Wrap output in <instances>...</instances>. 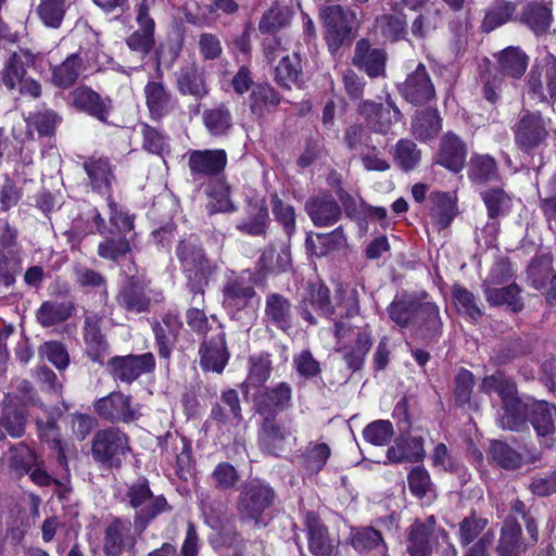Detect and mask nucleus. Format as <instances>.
I'll list each match as a JSON object with an SVG mask.
<instances>
[{
    "label": "nucleus",
    "instance_id": "1",
    "mask_svg": "<svg viewBox=\"0 0 556 556\" xmlns=\"http://www.w3.org/2000/svg\"><path fill=\"white\" fill-rule=\"evenodd\" d=\"M337 306L340 312H336V307L330 302L329 289L323 285L312 288L308 298L304 299L301 305V316L311 325H315L316 318L313 312L327 318L336 319L343 315L346 318L356 316L359 312L358 292L355 288L340 286L336 294Z\"/></svg>",
    "mask_w": 556,
    "mask_h": 556
},
{
    "label": "nucleus",
    "instance_id": "2",
    "mask_svg": "<svg viewBox=\"0 0 556 556\" xmlns=\"http://www.w3.org/2000/svg\"><path fill=\"white\" fill-rule=\"evenodd\" d=\"M407 552L410 556H457L447 532L437 527L433 515L417 519L410 526Z\"/></svg>",
    "mask_w": 556,
    "mask_h": 556
},
{
    "label": "nucleus",
    "instance_id": "3",
    "mask_svg": "<svg viewBox=\"0 0 556 556\" xmlns=\"http://www.w3.org/2000/svg\"><path fill=\"white\" fill-rule=\"evenodd\" d=\"M126 500L135 510L134 528L141 534L159 515L169 511L172 506L163 495H154L147 479H139L128 485Z\"/></svg>",
    "mask_w": 556,
    "mask_h": 556
},
{
    "label": "nucleus",
    "instance_id": "4",
    "mask_svg": "<svg viewBox=\"0 0 556 556\" xmlns=\"http://www.w3.org/2000/svg\"><path fill=\"white\" fill-rule=\"evenodd\" d=\"M551 121L540 113H526L514 127L515 143L527 155L541 154L551 134Z\"/></svg>",
    "mask_w": 556,
    "mask_h": 556
},
{
    "label": "nucleus",
    "instance_id": "5",
    "mask_svg": "<svg viewBox=\"0 0 556 556\" xmlns=\"http://www.w3.org/2000/svg\"><path fill=\"white\" fill-rule=\"evenodd\" d=\"M275 500L273 488L258 480L245 482L237 496L236 507L238 516L243 521L257 523L264 511Z\"/></svg>",
    "mask_w": 556,
    "mask_h": 556
},
{
    "label": "nucleus",
    "instance_id": "6",
    "mask_svg": "<svg viewBox=\"0 0 556 556\" xmlns=\"http://www.w3.org/2000/svg\"><path fill=\"white\" fill-rule=\"evenodd\" d=\"M325 27V39L329 51L334 54L343 45L350 43L356 15L341 5H329L320 11Z\"/></svg>",
    "mask_w": 556,
    "mask_h": 556
},
{
    "label": "nucleus",
    "instance_id": "7",
    "mask_svg": "<svg viewBox=\"0 0 556 556\" xmlns=\"http://www.w3.org/2000/svg\"><path fill=\"white\" fill-rule=\"evenodd\" d=\"M129 451V438L118 428L109 427L93 435L91 455L98 463L119 467Z\"/></svg>",
    "mask_w": 556,
    "mask_h": 556
},
{
    "label": "nucleus",
    "instance_id": "8",
    "mask_svg": "<svg viewBox=\"0 0 556 556\" xmlns=\"http://www.w3.org/2000/svg\"><path fill=\"white\" fill-rule=\"evenodd\" d=\"M150 281L142 276H129L119 286L115 295L116 304L127 314H141L150 311L153 301H159Z\"/></svg>",
    "mask_w": 556,
    "mask_h": 556
},
{
    "label": "nucleus",
    "instance_id": "9",
    "mask_svg": "<svg viewBox=\"0 0 556 556\" xmlns=\"http://www.w3.org/2000/svg\"><path fill=\"white\" fill-rule=\"evenodd\" d=\"M176 253L188 279L193 282L194 288L202 292V285L207 282L214 267L205 256L198 239L190 237L180 241Z\"/></svg>",
    "mask_w": 556,
    "mask_h": 556
},
{
    "label": "nucleus",
    "instance_id": "10",
    "mask_svg": "<svg viewBox=\"0 0 556 556\" xmlns=\"http://www.w3.org/2000/svg\"><path fill=\"white\" fill-rule=\"evenodd\" d=\"M529 97L541 103L556 101V58L547 53L531 68L527 79Z\"/></svg>",
    "mask_w": 556,
    "mask_h": 556
},
{
    "label": "nucleus",
    "instance_id": "11",
    "mask_svg": "<svg viewBox=\"0 0 556 556\" xmlns=\"http://www.w3.org/2000/svg\"><path fill=\"white\" fill-rule=\"evenodd\" d=\"M97 414L110 422L129 424L140 416V405L132 403L131 396L122 392H112L94 403Z\"/></svg>",
    "mask_w": 556,
    "mask_h": 556
},
{
    "label": "nucleus",
    "instance_id": "12",
    "mask_svg": "<svg viewBox=\"0 0 556 556\" xmlns=\"http://www.w3.org/2000/svg\"><path fill=\"white\" fill-rule=\"evenodd\" d=\"M154 368L155 359L150 352L140 355L115 356L108 362V369L113 379L127 384L144 374L152 372Z\"/></svg>",
    "mask_w": 556,
    "mask_h": 556
},
{
    "label": "nucleus",
    "instance_id": "13",
    "mask_svg": "<svg viewBox=\"0 0 556 556\" xmlns=\"http://www.w3.org/2000/svg\"><path fill=\"white\" fill-rule=\"evenodd\" d=\"M227 160L223 149L192 150L188 155V166L194 179L210 178L224 172Z\"/></svg>",
    "mask_w": 556,
    "mask_h": 556
},
{
    "label": "nucleus",
    "instance_id": "14",
    "mask_svg": "<svg viewBox=\"0 0 556 556\" xmlns=\"http://www.w3.org/2000/svg\"><path fill=\"white\" fill-rule=\"evenodd\" d=\"M399 90L406 101L415 105L428 103L435 97L434 86L426 66L421 63L407 75Z\"/></svg>",
    "mask_w": 556,
    "mask_h": 556
},
{
    "label": "nucleus",
    "instance_id": "15",
    "mask_svg": "<svg viewBox=\"0 0 556 556\" xmlns=\"http://www.w3.org/2000/svg\"><path fill=\"white\" fill-rule=\"evenodd\" d=\"M362 113L366 115L369 126L379 134H390L394 125L403 119V114L391 97L384 104L365 101L362 104Z\"/></svg>",
    "mask_w": 556,
    "mask_h": 556
},
{
    "label": "nucleus",
    "instance_id": "16",
    "mask_svg": "<svg viewBox=\"0 0 556 556\" xmlns=\"http://www.w3.org/2000/svg\"><path fill=\"white\" fill-rule=\"evenodd\" d=\"M176 87L180 94L190 96L194 100H202L210 93L206 72L195 62L179 67L175 74Z\"/></svg>",
    "mask_w": 556,
    "mask_h": 556
},
{
    "label": "nucleus",
    "instance_id": "17",
    "mask_svg": "<svg viewBox=\"0 0 556 556\" xmlns=\"http://www.w3.org/2000/svg\"><path fill=\"white\" fill-rule=\"evenodd\" d=\"M387 53L383 49L374 47L368 39H359L355 43L352 64L376 78L386 75Z\"/></svg>",
    "mask_w": 556,
    "mask_h": 556
},
{
    "label": "nucleus",
    "instance_id": "18",
    "mask_svg": "<svg viewBox=\"0 0 556 556\" xmlns=\"http://www.w3.org/2000/svg\"><path fill=\"white\" fill-rule=\"evenodd\" d=\"M73 105L102 123H106L112 111V101L109 97H102L87 86L75 88L71 92Z\"/></svg>",
    "mask_w": 556,
    "mask_h": 556
},
{
    "label": "nucleus",
    "instance_id": "19",
    "mask_svg": "<svg viewBox=\"0 0 556 556\" xmlns=\"http://www.w3.org/2000/svg\"><path fill=\"white\" fill-rule=\"evenodd\" d=\"M201 365L204 369L222 372L229 359L226 334L222 325L215 327V333L205 338L200 349Z\"/></svg>",
    "mask_w": 556,
    "mask_h": 556
},
{
    "label": "nucleus",
    "instance_id": "20",
    "mask_svg": "<svg viewBox=\"0 0 556 556\" xmlns=\"http://www.w3.org/2000/svg\"><path fill=\"white\" fill-rule=\"evenodd\" d=\"M136 538L128 519L115 518L104 531L103 552L106 556H121L127 548H134Z\"/></svg>",
    "mask_w": 556,
    "mask_h": 556
},
{
    "label": "nucleus",
    "instance_id": "21",
    "mask_svg": "<svg viewBox=\"0 0 556 556\" xmlns=\"http://www.w3.org/2000/svg\"><path fill=\"white\" fill-rule=\"evenodd\" d=\"M305 212L317 227H330L341 217V207L330 194L309 198L305 202Z\"/></svg>",
    "mask_w": 556,
    "mask_h": 556
},
{
    "label": "nucleus",
    "instance_id": "22",
    "mask_svg": "<svg viewBox=\"0 0 556 556\" xmlns=\"http://www.w3.org/2000/svg\"><path fill=\"white\" fill-rule=\"evenodd\" d=\"M83 167L92 189L102 194H110L112 184L115 181L110 160L103 156H90L85 160Z\"/></svg>",
    "mask_w": 556,
    "mask_h": 556
},
{
    "label": "nucleus",
    "instance_id": "23",
    "mask_svg": "<svg viewBox=\"0 0 556 556\" xmlns=\"http://www.w3.org/2000/svg\"><path fill=\"white\" fill-rule=\"evenodd\" d=\"M146 103L153 118L168 115L176 106V99L162 81H149L144 87Z\"/></svg>",
    "mask_w": 556,
    "mask_h": 556
},
{
    "label": "nucleus",
    "instance_id": "24",
    "mask_svg": "<svg viewBox=\"0 0 556 556\" xmlns=\"http://www.w3.org/2000/svg\"><path fill=\"white\" fill-rule=\"evenodd\" d=\"M264 320L279 330L288 331L292 327V304L279 293H269L265 300Z\"/></svg>",
    "mask_w": 556,
    "mask_h": 556
},
{
    "label": "nucleus",
    "instance_id": "25",
    "mask_svg": "<svg viewBox=\"0 0 556 556\" xmlns=\"http://www.w3.org/2000/svg\"><path fill=\"white\" fill-rule=\"evenodd\" d=\"M532 401V399L521 400L517 392L503 399V413L497 420L500 427L508 430H519L529 416Z\"/></svg>",
    "mask_w": 556,
    "mask_h": 556
},
{
    "label": "nucleus",
    "instance_id": "26",
    "mask_svg": "<svg viewBox=\"0 0 556 556\" xmlns=\"http://www.w3.org/2000/svg\"><path fill=\"white\" fill-rule=\"evenodd\" d=\"M528 547L522 539V530L516 518L508 516L501 529L496 552L498 556H521Z\"/></svg>",
    "mask_w": 556,
    "mask_h": 556
},
{
    "label": "nucleus",
    "instance_id": "27",
    "mask_svg": "<svg viewBox=\"0 0 556 556\" xmlns=\"http://www.w3.org/2000/svg\"><path fill=\"white\" fill-rule=\"evenodd\" d=\"M466 156V144L458 136L452 132L443 136L438 153L439 164L452 172L458 173L464 167Z\"/></svg>",
    "mask_w": 556,
    "mask_h": 556
},
{
    "label": "nucleus",
    "instance_id": "28",
    "mask_svg": "<svg viewBox=\"0 0 556 556\" xmlns=\"http://www.w3.org/2000/svg\"><path fill=\"white\" fill-rule=\"evenodd\" d=\"M103 317L94 312H87L84 320V339L88 355L94 362H100L106 353L108 344L101 332Z\"/></svg>",
    "mask_w": 556,
    "mask_h": 556
},
{
    "label": "nucleus",
    "instance_id": "29",
    "mask_svg": "<svg viewBox=\"0 0 556 556\" xmlns=\"http://www.w3.org/2000/svg\"><path fill=\"white\" fill-rule=\"evenodd\" d=\"M248 217L238 222L237 230L248 236H264L269 224L268 210L264 200H250L247 208Z\"/></svg>",
    "mask_w": 556,
    "mask_h": 556
},
{
    "label": "nucleus",
    "instance_id": "30",
    "mask_svg": "<svg viewBox=\"0 0 556 556\" xmlns=\"http://www.w3.org/2000/svg\"><path fill=\"white\" fill-rule=\"evenodd\" d=\"M305 526L311 553L317 556H329L333 549V542L325 525L316 515L307 513L305 516Z\"/></svg>",
    "mask_w": 556,
    "mask_h": 556
},
{
    "label": "nucleus",
    "instance_id": "31",
    "mask_svg": "<svg viewBox=\"0 0 556 556\" xmlns=\"http://www.w3.org/2000/svg\"><path fill=\"white\" fill-rule=\"evenodd\" d=\"M431 207L430 216L435 227L441 230L447 228L457 214L456 198L450 192H431L429 197Z\"/></svg>",
    "mask_w": 556,
    "mask_h": 556
},
{
    "label": "nucleus",
    "instance_id": "32",
    "mask_svg": "<svg viewBox=\"0 0 556 556\" xmlns=\"http://www.w3.org/2000/svg\"><path fill=\"white\" fill-rule=\"evenodd\" d=\"M520 22L527 25L536 36L544 35L553 22L552 7L536 1L529 2L520 13Z\"/></svg>",
    "mask_w": 556,
    "mask_h": 556
},
{
    "label": "nucleus",
    "instance_id": "33",
    "mask_svg": "<svg viewBox=\"0 0 556 556\" xmlns=\"http://www.w3.org/2000/svg\"><path fill=\"white\" fill-rule=\"evenodd\" d=\"M75 0H39L35 13L47 28L59 29Z\"/></svg>",
    "mask_w": 556,
    "mask_h": 556
},
{
    "label": "nucleus",
    "instance_id": "34",
    "mask_svg": "<svg viewBox=\"0 0 556 556\" xmlns=\"http://www.w3.org/2000/svg\"><path fill=\"white\" fill-rule=\"evenodd\" d=\"M424 439L421 437L399 438L387 451L390 463L419 462L425 457Z\"/></svg>",
    "mask_w": 556,
    "mask_h": 556
},
{
    "label": "nucleus",
    "instance_id": "35",
    "mask_svg": "<svg viewBox=\"0 0 556 556\" xmlns=\"http://www.w3.org/2000/svg\"><path fill=\"white\" fill-rule=\"evenodd\" d=\"M481 197L486 206L488 216L492 219L491 223H488L486 229L496 232L498 228L496 219L510 212L513 206L511 198L500 188L485 190L481 193Z\"/></svg>",
    "mask_w": 556,
    "mask_h": 556
},
{
    "label": "nucleus",
    "instance_id": "36",
    "mask_svg": "<svg viewBox=\"0 0 556 556\" xmlns=\"http://www.w3.org/2000/svg\"><path fill=\"white\" fill-rule=\"evenodd\" d=\"M281 97L268 84L253 86L249 97V108L256 117H263L273 112L280 103Z\"/></svg>",
    "mask_w": 556,
    "mask_h": 556
},
{
    "label": "nucleus",
    "instance_id": "37",
    "mask_svg": "<svg viewBox=\"0 0 556 556\" xmlns=\"http://www.w3.org/2000/svg\"><path fill=\"white\" fill-rule=\"evenodd\" d=\"M202 121L207 132L215 138L228 136L233 126L232 114L225 103L206 109Z\"/></svg>",
    "mask_w": 556,
    "mask_h": 556
},
{
    "label": "nucleus",
    "instance_id": "38",
    "mask_svg": "<svg viewBox=\"0 0 556 556\" xmlns=\"http://www.w3.org/2000/svg\"><path fill=\"white\" fill-rule=\"evenodd\" d=\"M498 71L510 78H520L528 67L529 58L519 47H507L496 56Z\"/></svg>",
    "mask_w": 556,
    "mask_h": 556
},
{
    "label": "nucleus",
    "instance_id": "39",
    "mask_svg": "<svg viewBox=\"0 0 556 556\" xmlns=\"http://www.w3.org/2000/svg\"><path fill=\"white\" fill-rule=\"evenodd\" d=\"M255 295L252 286L240 279L229 280L224 288V307L230 313H237L247 307Z\"/></svg>",
    "mask_w": 556,
    "mask_h": 556
},
{
    "label": "nucleus",
    "instance_id": "40",
    "mask_svg": "<svg viewBox=\"0 0 556 556\" xmlns=\"http://www.w3.org/2000/svg\"><path fill=\"white\" fill-rule=\"evenodd\" d=\"M79 53L70 54L62 63L52 67V83L60 88L71 87L85 71Z\"/></svg>",
    "mask_w": 556,
    "mask_h": 556
},
{
    "label": "nucleus",
    "instance_id": "41",
    "mask_svg": "<svg viewBox=\"0 0 556 556\" xmlns=\"http://www.w3.org/2000/svg\"><path fill=\"white\" fill-rule=\"evenodd\" d=\"M75 305L72 302L45 301L36 312V319L42 327H52L72 317Z\"/></svg>",
    "mask_w": 556,
    "mask_h": 556
},
{
    "label": "nucleus",
    "instance_id": "42",
    "mask_svg": "<svg viewBox=\"0 0 556 556\" xmlns=\"http://www.w3.org/2000/svg\"><path fill=\"white\" fill-rule=\"evenodd\" d=\"M528 418L538 435H549L555 430L556 407L545 401L533 400Z\"/></svg>",
    "mask_w": 556,
    "mask_h": 556
},
{
    "label": "nucleus",
    "instance_id": "43",
    "mask_svg": "<svg viewBox=\"0 0 556 556\" xmlns=\"http://www.w3.org/2000/svg\"><path fill=\"white\" fill-rule=\"evenodd\" d=\"M441 128V117L435 109L417 111L412 122L413 135L420 141L434 138Z\"/></svg>",
    "mask_w": 556,
    "mask_h": 556
},
{
    "label": "nucleus",
    "instance_id": "44",
    "mask_svg": "<svg viewBox=\"0 0 556 556\" xmlns=\"http://www.w3.org/2000/svg\"><path fill=\"white\" fill-rule=\"evenodd\" d=\"M484 295L492 306L507 305L514 312L522 309L520 299V288L516 283L506 287H495V285H484Z\"/></svg>",
    "mask_w": 556,
    "mask_h": 556
},
{
    "label": "nucleus",
    "instance_id": "45",
    "mask_svg": "<svg viewBox=\"0 0 556 556\" xmlns=\"http://www.w3.org/2000/svg\"><path fill=\"white\" fill-rule=\"evenodd\" d=\"M290 435L291 431L286 427L274 420H266L260 432V446L266 453L278 455L283 450L286 439Z\"/></svg>",
    "mask_w": 556,
    "mask_h": 556
},
{
    "label": "nucleus",
    "instance_id": "46",
    "mask_svg": "<svg viewBox=\"0 0 556 556\" xmlns=\"http://www.w3.org/2000/svg\"><path fill=\"white\" fill-rule=\"evenodd\" d=\"M372 346L371 333L367 329L359 330L355 343L343 349V359L353 371L359 370L365 362L366 355Z\"/></svg>",
    "mask_w": 556,
    "mask_h": 556
},
{
    "label": "nucleus",
    "instance_id": "47",
    "mask_svg": "<svg viewBox=\"0 0 556 556\" xmlns=\"http://www.w3.org/2000/svg\"><path fill=\"white\" fill-rule=\"evenodd\" d=\"M350 544L358 553L387 549L382 534L372 527L353 528L350 534Z\"/></svg>",
    "mask_w": 556,
    "mask_h": 556
},
{
    "label": "nucleus",
    "instance_id": "48",
    "mask_svg": "<svg viewBox=\"0 0 556 556\" xmlns=\"http://www.w3.org/2000/svg\"><path fill=\"white\" fill-rule=\"evenodd\" d=\"M414 326H417L421 329L422 336L425 338H435L441 332L442 327L438 306L430 302L419 303Z\"/></svg>",
    "mask_w": 556,
    "mask_h": 556
},
{
    "label": "nucleus",
    "instance_id": "49",
    "mask_svg": "<svg viewBox=\"0 0 556 556\" xmlns=\"http://www.w3.org/2000/svg\"><path fill=\"white\" fill-rule=\"evenodd\" d=\"M552 257L547 254L535 256L527 268V279L536 290L547 288V283L553 276Z\"/></svg>",
    "mask_w": 556,
    "mask_h": 556
},
{
    "label": "nucleus",
    "instance_id": "50",
    "mask_svg": "<svg viewBox=\"0 0 556 556\" xmlns=\"http://www.w3.org/2000/svg\"><path fill=\"white\" fill-rule=\"evenodd\" d=\"M516 3L505 0H497L485 11L482 21V29L486 33L506 24L515 14Z\"/></svg>",
    "mask_w": 556,
    "mask_h": 556
},
{
    "label": "nucleus",
    "instance_id": "51",
    "mask_svg": "<svg viewBox=\"0 0 556 556\" xmlns=\"http://www.w3.org/2000/svg\"><path fill=\"white\" fill-rule=\"evenodd\" d=\"M407 483L410 493L420 500L427 498L431 501L437 496L435 486L431 481L430 475L422 466H416L409 471Z\"/></svg>",
    "mask_w": 556,
    "mask_h": 556
},
{
    "label": "nucleus",
    "instance_id": "52",
    "mask_svg": "<svg viewBox=\"0 0 556 556\" xmlns=\"http://www.w3.org/2000/svg\"><path fill=\"white\" fill-rule=\"evenodd\" d=\"M271 372V361L268 354H255L249 358V375L241 384L242 388L249 386L258 387L268 380Z\"/></svg>",
    "mask_w": 556,
    "mask_h": 556
},
{
    "label": "nucleus",
    "instance_id": "53",
    "mask_svg": "<svg viewBox=\"0 0 556 556\" xmlns=\"http://www.w3.org/2000/svg\"><path fill=\"white\" fill-rule=\"evenodd\" d=\"M419 302L408 299L393 301L388 308L390 318L401 328L414 326Z\"/></svg>",
    "mask_w": 556,
    "mask_h": 556
},
{
    "label": "nucleus",
    "instance_id": "54",
    "mask_svg": "<svg viewBox=\"0 0 556 556\" xmlns=\"http://www.w3.org/2000/svg\"><path fill=\"white\" fill-rule=\"evenodd\" d=\"M540 208L551 224L556 222V172L538 188Z\"/></svg>",
    "mask_w": 556,
    "mask_h": 556
},
{
    "label": "nucleus",
    "instance_id": "55",
    "mask_svg": "<svg viewBox=\"0 0 556 556\" xmlns=\"http://www.w3.org/2000/svg\"><path fill=\"white\" fill-rule=\"evenodd\" d=\"M210 480L215 490L227 492L237 486L240 476L233 465L222 462L211 472Z\"/></svg>",
    "mask_w": 556,
    "mask_h": 556
},
{
    "label": "nucleus",
    "instance_id": "56",
    "mask_svg": "<svg viewBox=\"0 0 556 556\" xmlns=\"http://www.w3.org/2000/svg\"><path fill=\"white\" fill-rule=\"evenodd\" d=\"M490 457L504 469H516L522 464V456L502 441H494L490 445Z\"/></svg>",
    "mask_w": 556,
    "mask_h": 556
},
{
    "label": "nucleus",
    "instance_id": "57",
    "mask_svg": "<svg viewBox=\"0 0 556 556\" xmlns=\"http://www.w3.org/2000/svg\"><path fill=\"white\" fill-rule=\"evenodd\" d=\"M301 71V60L298 53L285 55L276 67L275 79L281 87L289 88L290 84L298 81Z\"/></svg>",
    "mask_w": 556,
    "mask_h": 556
},
{
    "label": "nucleus",
    "instance_id": "58",
    "mask_svg": "<svg viewBox=\"0 0 556 556\" xmlns=\"http://www.w3.org/2000/svg\"><path fill=\"white\" fill-rule=\"evenodd\" d=\"M469 176L477 182H488L497 178V165L490 155H477L471 159Z\"/></svg>",
    "mask_w": 556,
    "mask_h": 556
},
{
    "label": "nucleus",
    "instance_id": "59",
    "mask_svg": "<svg viewBox=\"0 0 556 556\" xmlns=\"http://www.w3.org/2000/svg\"><path fill=\"white\" fill-rule=\"evenodd\" d=\"M26 414L24 409L7 405L0 418V429L13 438H21L25 432Z\"/></svg>",
    "mask_w": 556,
    "mask_h": 556
},
{
    "label": "nucleus",
    "instance_id": "60",
    "mask_svg": "<svg viewBox=\"0 0 556 556\" xmlns=\"http://www.w3.org/2000/svg\"><path fill=\"white\" fill-rule=\"evenodd\" d=\"M452 295L459 313L465 314L475 321L482 316V311L477 304L476 296L470 291L460 286H455Z\"/></svg>",
    "mask_w": 556,
    "mask_h": 556
},
{
    "label": "nucleus",
    "instance_id": "61",
    "mask_svg": "<svg viewBox=\"0 0 556 556\" xmlns=\"http://www.w3.org/2000/svg\"><path fill=\"white\" fill-rule=\"evenodd\" d=\"M394 434L393 425L389 420H376L367 425L363 430L364 439L370 444L387 445Z\"/></svg>",
    "mask_w": 556,
    "mask_h": 556
},
{
    "label": "nucleus",
    "instance_id": "62",
    "mask_svg": "<svg viewBox=\"0 0 556 556\" xmlns=\"http://www.w3.org/2000/svg\"><path fill=\"white\" fill-rule=\"evenodd\" d=\"M291 263V254L288 248L280 252L274 248L264 250L260 257V264L265 271H286Z\"/></svg>",
    "mask_w": 556,
    "mask_h": 556
},
{
    "label": "nucleus",
    "instance_id": "63",
    "mask_svg": "<svg viewBox=\"0 0 556 556\" xmlns=\"http://www.w3.org/2000/svg\"><path fill=\"white\" fill-rule=\"evenodd\" d=\"M394 160L402 169L410 170L418 164L420 152L413 141L401 139L394 148Z\"/></svg>",
    "mask_w": 556,
    "mask_h": 556
},
{
    "label": "nucleus",
    "instance_id": "64",
    "mask_svg": "<svg viewBox=\"0 0 556 556\" xmlns=\"http://www.w3.org/2000/svg\"><path fill=\"white\" fill-rule=\"evenodd\" d=\"M138 26L139 28L128 37L127 46L132 51L147 55L154 46L155 25L146 27L144 24H138Z\"/></svg>",
    "mask_w": 556,
    "mask_h": 556
}]
</instances>
